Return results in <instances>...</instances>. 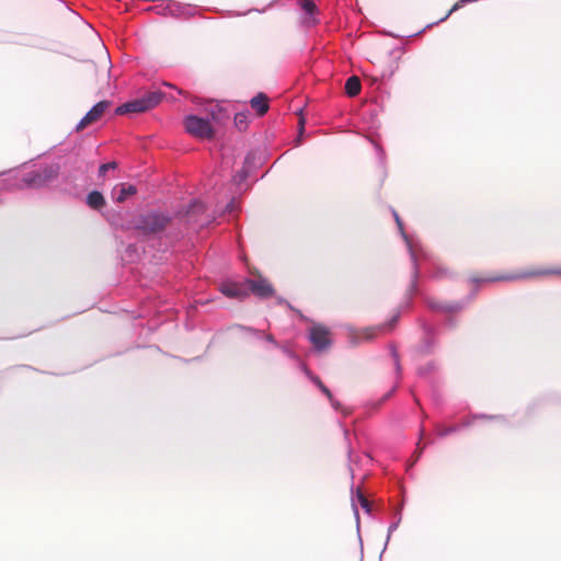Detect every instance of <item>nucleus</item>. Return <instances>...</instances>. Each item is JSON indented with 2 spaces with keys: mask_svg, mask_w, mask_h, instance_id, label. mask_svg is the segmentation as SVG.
<instances>
[{
  "mask_svg": "<svg viewBox=\"0 0 561 561\" xmlns=\"http://www.w3.org/2000/svg\"><path fill=\"white\" fill-rule=\"evenodd\" d=\"M137 193V190L134 185H126V184H121L119 185V193L118 195L116 196V202L117 203H123L126 201V198L128 196H131V195H135Z\"/></svg>",
  "mask_w": 561,
  "mask_h": 561,
  "instance_id": "a211bd4d",
  "label": "nucleus"
},
{
  "mask_svg": "<svg viewBox=\"0 0 561 561\" xmlns=\"http://www.w3.org/2000/svg\"><path fill=\"white\" fill-rule=\"evenodd\" d=\"M309 340L317 351L323 352L331 345V331L325 325L316 324L309 330Z\"/></svg>",
  "mask_w": 561,
  "mask_h": 561,
  "instance_id": "39448f33",
  "label": "nucleus"
},
{
  "mask_svg": "<svg viewBox=\"0 0 561 561\" xmlns=\"http://www.w3.org/2000/svg\"><path fill=\"white\" fill-rule=\"evenodd\" d=\"M552 275L561 276V267H533L516 273L503 274L486 278L472 277L471 280L474 283L513 282L520 279L540 278Z\"/></svg>",
  "mask_w": 561,
  "mask_h": 561,
  "instance_id": "f257e3e1",
  "label": "nucleus"
},
{
  "mask_svg": "<svg viewBox=\"0 0 561 561\" xmlns=\"http://www.w3.org/2000/svg\"><path fill=\"white\" fill-rule=\"evenodd\" d=\"M116 168H117V163L115 161L101 164L100 168H99V175L100 176H105V174H106V172L108 170H114Z\"/></svg>",
  "mask_w": 561,
  "mask_h": 561,
  "instance_id": "412c9836",
  "label": "nucleus"
},
{
  "mask_svg": "<svg viewBox=\"0 0 561 561\" xmlns=\"http://www.w3.org/2000/svg\"><path fill=\"white\" fill-rule=\"evenodd\" d=\"M247 286L249 288V293L251 291L260 298L272 297L275 293L272 284L262 277H259L257 279H247Z\"/></svg>",
  "mask_w": 561,
  "mask_h": 561,
  "instance_id": "0eeeda50",
  "label": "nucleus"
},
{
  "mask_svg": "<svg viewBox=\"0 0 561 561\" xmlns=\"http://www.w3.org/2000/svg\"><path fill=\"white\" fill-rule=\"evenodd\" d=\"M147 112L146 106L144 105L140 98L126 102L119 105L116 108V113L118 115L129 114V113H145Z\"/></svg>",
  "mask_w": 561,
  "mask_h": 561,
  "instance_id": "f8f14e48",
  "label": "nucleus"
},
{
  "mask_svg": "<svg viewBox=\"0 0 561 561\" xmlns=\"http://www.w3.org/2000/svg\"><path fill=\"white\" fill-rule=\"evenodd\" d=\"M304 371L306 375L310 378V380L321 390L322 393H324L330 402L333 404L334 408H337V403H335L333 396L330 391V389L321 381V379L313 375L307 366H304Z\"/></svg>",
  "mask_w": 561,
  "mask_h": 561,
  "instance_id": "4468645a",
  "label": "nucleus"
},
{
  "mask_svg": "<svg viewBox=\"0 0 561 561\" xmlns=\"http://www.w3.org/2000/svg\"><path fill=\"white\" fill-rule=\"evenodd\" d=\"M356 499H357V502L360 504V506L368 512L369 511V501L366 499V496L362 493L360 490H357Z\"/></svg>",
  "mask_w": 561,
  "mask_h": 561,
  "instance_id": "4be33fe9",
  "label": "nucleus"
},
{
  "mask_svg": "<svg viewBox=\"0 0 561 561\" xmlns=\"http://www.w3.org/2000/svg\"><path fill=\"white\" fill-rule=\"evenodd\" d=\"M362 89L360 80L356 76L350 77L345 82V92L348 96H356Z\"/></svg>",
  "mask_w": 561,
  "mask_h": 561,
  "instance_id": "f3484780",
  "label": "nucleus"
},
{
  "mask_svg": "<svg viewBox=\"0 0 561 561\" xmlns=\"http://www.w3.org/2000/svg\"><path fill=\"white\" fill-rule=\"evenodd\" d=\"M205 210V207L202 203L199 202H194L192 205H191V208L190 210L187 211V214H194V213H203Z\"/></svg>",
  "mask_w": 561,
  "mask_h": 561,
  "instance_id": "b1692460",
  "label": "nucleus"
},
{
  "mask_svg": "<svg viewBox=\"0 0 561 561\" xmlns=\"http://www.w3.org/2000/svg\"><path fill=\"white\" fill-rule=\"evenodd\" d=\"M457 431V427L456 426H440L437 428V434L440 436V437H445L454 432Z\"/></svg>",
  "mask_w": 561,
  "mask_h": 561,
  "instance_id": "5701e85b",
  "label": "nucleus"
},
{
  "mask_svg": "<svg viewBox=\"0 0 561 561\" xmlns=\"http://www.w3.org/2000/svg\"><path fill=\"white\" fill-rule=\"evenodd\" d=\"M58 174L59 167L56 164H50L42 169L31 171L23 175L19 187H43L56 180Z\"/></svg>",
  "mask_w": 561,
  "mask_h": 561,
  "instance_id": "7ed1b4c3",
  "label": "nucleus"
},
{
  "mask_svg": "<svg viewBox=\"0 0 561 561\" xmlns=\"http://www.w3.org/2000/svg\"><path fill=\"white\" fill-rule=\"evenodd\" d=\"M163 95L164 94L160 91H149L144 96H141L140 100L146 106V110L149 111L156 107L162 101Z\"/></svg>",
  "mask_w": 561,
  "mask_h": 561,
  "instance_id": "2eb2a0df",
  "label": "nucleus"
},
{
  "mask_svg": "<svg viewBox=\"0 0 561 561\" xmlns=\"http://www.w3.org/2000/svg\"><path fill=\"white\" fill-rule=\"evenodd\" d=\"M398 317H394L391 322L365 328L359 335V339L369 341L375 339L376 336L383 335L388 332H390L393 328L394 322L397 321Z\"/></svg>",
  "mask_w": 561,
  "mask_h": 561,
  "instance_id": "9d476101",
  "label": "nucleus"
},
{
  "mask_svg": "<svg viewBox=\"0 0 561 561\" xmlns=\"http://www.w3.org/2000/svg\"><path fill=\"white\" fill-rule=\"evenodd\" d=\"M430 307L435 309V310H446V311H450L451 310V308H449L447 306H442V305L433 304V302H430Z\"/></svg>",
  "mask_w": 561,
  "mask_h": 561,
  "instance_id": "393cba45",
  "label": "nucleus"
},
{
  "mask_svg": "<svg viewBox=\"0 0 561 561\" xmlns=\"http://www.w3.org/2000/svg\"><path fill=\"white\" fill-rule=\"evenodd\" d=\"M398 317H394L391 322L365 328L359 335V339L369 341L375 339L376 336L383 335L388 332H390L393 328L394 322L397 321Z\"/></svg>",
  "mask_w": 561,
  "mask_h": 561,
  "instance_id": "1a4fd4ad",
  "label": "nucleus"
},
{
  "mask_svg": "<svg viewBox=\"0 0 561 561\" xmlns=\"http://www.w3.org/2000/svg\"><path fill=\"white\" fill-rule=\"evenodd\" d=\"M266 340H267L268 342H271V343L276 344V341L274 340L273 335H271V334L266 335Z\"/></svg>",
  "mask_w": 561,
  "mask_h": 561,
  "instance_id": "bb28decb",
  "label": "nucleus"
},
{
  "mask_svg": "<svg viewBox=\"0 0 561 561\" xmlns=\"http://www.w3.org/2000/svg\"><path fill=\"white\" fill-rule=\"evenodd\" d=\"M300 5L301 9L310 15H313L317 11V5L312 0H301Z\"/></svg>",
  "mask_w": 561,
  "mask_h": 561,
  "instance_id": "aec40b11",
  "label": "nucleus"
},
{
  "mask_svg": "<svg viewBox=\"0 0 561 561\" xmlns=\"http://www.w3.org/2000/svg\"><path fill=\"white\" fill-rule=\"evenodd\" d=\"M184 126L186 131L195 138L205 140L214 137V129L208 119L190 115L185 118Z\"/></svg>",
  "mask_w": 561,
  "mask_h": 561,
  "instance_id": "20e7f679",
  "label": "nucleus"
},
{
  "mask_svg": "<svg viewBox=\"0 0 561 561\" xmlns=\"http://www.w3.org/2000/svg\"><path fill=\"white\" fill-rule=\"evenodd\" d=\"M424 447H417L416 451L414 453V456H415V461L420 458L422 451H423Z\"/></svg>",
  "mask_w": 561,
  "mask_h": 561,
  "instance_id": "a878e982",
  "label": "nucleus"
},
{
  "mask_svg": "<svg viewBox=\"0 0 561 561\" xmlns=\"http://www.w3.org/2000/svg\"><path fill=\"white\" fill-rule=\"evenodd\" d=\"M108 106L110 103L107 101H101L96 103L79 122L77 125V130H83L89 125L98 122L103 116Z\"/></svg>",
  "mask_w": 561,
  "mask_h": 561,
  "instance_id": "423d86ee",
  "label": "nucleus"
},
{
  "mask_svg": "<svg viewBox=\"0 0 561 561\" xmlns=\"http://www.w3.org/2000/svg\"><path fill=\"white\" fill-rule=\"evenodd\" d=\"M394 216H396V221H397V224L399 225V227H401L402 225H401V221H400L399 216H398L397 214H396Z\"/></svg>",
  "mask_w": 561,
  "mask_h": 561,
  "instance_id": "cd10ccee",
  "label": "nucleus"
},
{
  "mask_svg": "<svg viewBox=\"0 0 561 561\" xmlns=\"http://www.w3.org/2000/svg\"><path fill=\"white\" fill-rule=\"evenodd\" d=\"M220 291L228 298L243 299L249 296L247 280L243 283L225 282L220 285Z\"/></svg>",
  "mask_w": 561,
  "mask_h": 561,
  "instance_id": "6e6552de",
  "label": "nucleus"
},
{
  "mask_svg": "<svg viewBox=\"0 0 561 561\" xmlns=\"http://www.w3.org/2000/svg\"><path fill=\"white\" fill-rule=\"evenodd\" d=\"M87 204L90 208L100 210L105 206V198L99 191H92L87 196Z\"/></svg>",
  "mask_w": 561,
  "mask_h": 561,
  "instance_id": "dca6fc26",
  "label": "nucleus"
},
{
  "mask_svg": "<svg viewBox=\"0 0 561 561\" xmlns=\"http://www.w3.org/2000/svg\"><path fill=\"white\" fill-rule=\"evenodd\" d=\"M171 224V217L161 213H148L136 219L134 227L145 234L164 231Z\"/></svg>",
  "mask_w": 561,
  "mask_h": 561,
  "instance_id": "f03ea898",
  "label": "nucleus"
},
{
  "mask_svg": "<svg viewBox=\"0 0 561 561\" xmlns=\"http://www.w3.org/2000/svg\"><path fill=\"white\" fill-rule=\"evenodd\" d=\"M251 107L256 112L259 116H263L270 108L268 98L265 93H257L250 101Z\"/></svg>",
  "mask_w": 561,
  "mask_h": 561,
  "instance_id": "ddd939ff",
  "label": "nucleus"
},
{
  "mask_svg": "<svg viewBox=\"0 0 561 561\" xmlns=\"http://www.w3.org/2000/svg\"><path fill=\"white\" fill-rule=\"evenodd\" d=\"M147 112L146 106L144 105L140 98L126 102L119 105L116 108V113L118 115L129 114V113H145Z\"/></svg>",
  "mask_w": 561,
  "mask_h": 561,
  "instance_id": "9b49d317",
  "label": "nucleus"
},
{
  "mask_svg": "<svg viewBox=\"0 0 561 561\" xmlns=\"http://www.w3.org/2000/svg\"><path fill=\"white\" fill-rule=\"evenodd\" d=\"M248 114L237 113L234 116V125L239 130H244L248 127Z\"/></svg>",
  "mask_w": 561,
  "mask_h": 561,
  "instance_id": "6ab92c4d",
  "label": "nucleus"
}]
</instances>
